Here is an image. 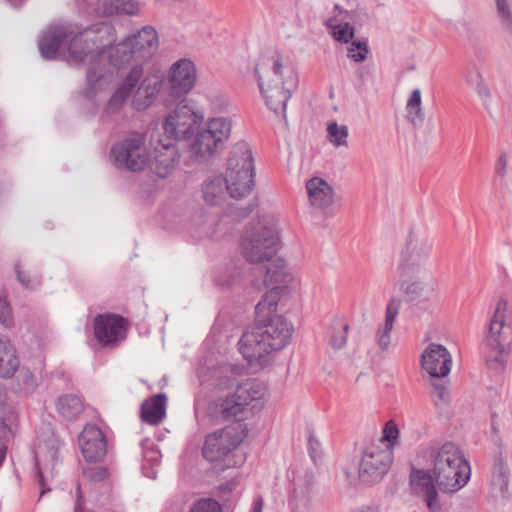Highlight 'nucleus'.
Returning a JSON list of instances; mask_svg holds the SVG:
<instances>
[{
    "mask_svg": "<svg viewBox=\"0 0 512 512\" xmlns=\"http://www.w3.org/2000/svg\"><path fill=\"white\" fill-rule=\"evenodd\" d=\"M432 472L438 489L443 493H455L470 480L471 467L462 449L454 442H445L438 450H431Z\"/></svg>",
    "mask_w": 512,
    "mask_h": 512,
    "instance_id": "f257e3e1",
    "label": "nucleus"
},
{
    "mask_svg": "<svg viewBox=\"0 0 512 512\" xmlns=\"http://www.w3.org/2000/svg\"><path fill=\"white\" fill-rule=\"evenodd\" d=\"M277 309L260 310L258 316V371L270 369L279 351L284 349L293 332V325L277 314Z\"/></svg>",
    "mask_w": 512,
    "mask_h": 512,
    "instance_id": "f03ea898",
    "label": "nucleus"
},
{
    "mask_svg": "<svg viewBox=\"0 0 512 512\" xmlns=\"http://www.w3.org/2000/svg\"><path fill=\"white\" fill-rule=\"evenodd\" d=\"M293 279V274L282 254L260 260L258 281L265 292L258 301V316L260 310L278 308L280 300L289 293Z\"/></svg>",
    "mask_w": 512,
    "mask_h": 512,
    "instance_id": "7ed1b4c3",
    "label": "nucleus"
},
{
    "mask_svg": "<svg viewBox=\"0 0 512 512\" xmlns=\"http://www.w3.org/2000/svg\"><path fill=\"white\" fill-rule=\"evenodd\" d=\"M231 133V121L227 118H214L205 127L199 126L189 139L191 158L202 163L223 148Z\"/></svg>",
    "mask_w": 512,
    "mask_h": 512,
    "instance_id": "20e7f679",
    "label": "nucleus"
},
{
    "mask_svg": "<svg viewBox=\"0 0 512 512\" xmlns=\"http://www.w3.org/2000/svg\"><path fill=\"white\" fill-rule=\"evenodd\" d=\"M145 142V133L133 132L115 144L110 152L114 165L121 170L142 171L149 161Z\"/></svg>",
    "mask_w": 512,
    "mask_h": 512,
    "instance_id": "39448f33",
    "label": "nucleus"
},
{
    "mask_svg": "<svg viewBox=\"0 0 512 512\" xmlns=\"http://www.w3.org/2000/svg\"><path fill=\"white\" fill-rule=\"evenodd\" d=\"M246 436V425L238 420L232 425L209 434L205 439L202 455L210 462L222 460L236 449Z\"/></svg>",
    "mask_w": 512,
    "mask_h": 512,
    "instance_id": "423d86ee",
    "label": "nucleus"
},
{
    "mask_svg": "<svg viewBox=\"0 0 512 512\" xmlns=\"http://www.w3.org/2000/svg\"><path fill=\"white\" fill-rule=\"evenodd\" d=\"M254 159L252 149L248 143H236L227 160L225 175L229 177L232 185H237L247 195L252 192L254 185Z\"/></svg>",
    "mask_w": 512,
    "mask_h": 512,
    "instance_id": "0eeeda50",
    "label": "nucleus"
},
{
    "mask_svg": "<svg viewBox=\"0 0 512 512\" xmlns=\"http://www.w3.org/2000/svg\"><path fill=\"white\" fill-rule=\"evenodd\" d=\"M254 400H256L254 384H243L235 393L212 401L208 406V414L216 422L228 421L232 418L241 421L238 417Z\"/></svg>",
    "mask_w": 512,
    "mask_h": 512,
    "instance_id": "6e6552de",
    "label": "nucleus"
},
{
    "mask_svg": "<svg viewBox=\"0 0 512 512\" xmlns=\"http://www.w3.org/2000/svg\"><path fill=\"white\" fill-rule=\"evenodd\" d=\"M102 31V25L97 24L85 28L83 31L75 32L68 44L69 63L83 64L86 61L92 62L97 56H100L106 43L99 33Z\"/></svg>",
    "mask_w": 512,
    "mask_h": 512,
    "instance_id": "1a4fd4ad",
    "label": "nucleus"
},
{
    "mask_svg": "<svg viewBox=\"0 0 512 512\" xmlns=\"http://www.w3.org/2000/svg\"><path fill=\"white\" fill-rule=\"evenodd\" d=\"M393 463V450L390 447L371 444L365 448L359 465V479L367 484L379 482Z\"/></svg>",
    "mask_w": 512,
    "mask_h": 512,
    "instance_id": "9d476101",
    "label": "nucleus"
},
{
    "mask_svg": "<svg viewBox=\"0 0 512 512\" xmlns=\"http://www.w3.org/2000/svg\"><path fill=\"white\" fill-rule=\"evenodd\" d=\"M202 121L192 106L180 102L163 122V134L171 140H189Z\"/></svg>",
    "mask_w": 512,
    "mask_h": 512,
    "instance_id": "9b49d317",
    "label": "nucleus"
},
{
    "mask_svg": "<svg viewBox=\"0 0 512 512\" xmlns=\"http://www.w3.org/2000/svg\"><path fill=\"white\" fill-rule=\"evenodd\" d=\"M128 328V320L118 314H97L93 319L94 335L102 347H116L126 339Z\"/></svg>",
    "mask_w": 512,
    "mask_h": 512,
    "instance_id": "f8f14e48",
    "label": "nucleus"
},
{
    "mask_svg": "<svg viewBox=\"0 0 512 512\" xmlns=\"http://www.w3.org/2000/svg\"><path fill=\"white\" fill-rule=\"evenodd\" d=\"M283 242L275 216L258 213V260L281 254Z\"/></svg>",
    "mask_w": 512,
    "mask_h": 512,
    "instance_id": "ddd939ff",
    "label": "nucleus"
},
{
    "mask_svg": "<svg viewBox=\"0 0 512 512\" xmlns=\"http://www.w3.org/2000/svg\"><path fill=\"white\" fill-rule=\"evenodd\" d=\"M201 192L204 202L215 207L223 206L229 197L241 200L248 196L237 185H232L226 175L210 176L205 179L201 184Z\"/></svg>",
    "mask_w": 512,
    "mask_h": 512,
    "instance_id": "4468645a",
    "label": "nucleus"
},
{
    "mask_svg": "<svg viewBox=\"0 0 512 512\" xmlns=\"http://www.w3.org/2000/svg\"><path fill=\"white\" fill-rule=\"evenodd\" d=\"M503 328L502 320L495 315L489 325V335L486 337L485 345L488 351L485 352V365L488 370L499 374L506 367V353L504 346L500 343L499 334Z\"/></svg>",
    "mask_w": 512,
    "mask_h": 512,
    "instance_id": "2eb2a0df",
    "label": "nucleus"
},
{
    "mask_svg": "<svg viewBox=\"0 0 512 512\" xmlns=\"http://www.w3.org/2000/svg\"><path fill=\"white\" fill-rule=\"evenodd\" d=\"M78 441L81 453L87 462L96 463L105 457L107 440L102 430L96 425H86Z\"/></svg>",
    "mask_w": 512,
    "mask_h": 512,
    "instance_id": "dca6fc26",
    "label": "nucleus"
},
{
    "mask_svg": "<svg viewBox=\"0 0 512 512\" xmlns=\"http://www.w3.org/2000/svg\"><path fill=\"white\" fill-rule=\"evenodd\" d=\"M196 68L189 59H180L172 65L169 71L168 83L172 96L181 97L187 94L194 86Z\"/></svg>",
    "mask_w": 512,
    "mask_h": 512,
    "instance_id": "f3484780",
    "label": "nucleus"
},
{
    "mask_svg": "<svg viewBox=\"0 0 512 512\" xmlns=\"http://www.w3.org/2000/svg\"><path fill=\"white\" fill-rule=\"evenodd\" d=\"M452 359L447 348L431 343L421 355V365L433 378H443L451 370Z\"/></svg>",
    "mask_w": 512,
    "mask_h": 512,
    "instance_id": "a211bd4d",
    "label": "nucleus"
},
{
    "mask_svg": "<svg viewBox=\"0 0 512 512\" xmlns=\"http://www.w3.org/2000/svg\"><path fill=\"white\" fill-rule=\"evenodd\" d=\"M432 244L425 238H419L411 229L401 251L399 269L415 270L428 258Z\"/></svg>",
    "mask_w": 512,
    "mask_h": 512,
    "instance_id": "6ab92c4d",
    "label": "nucleus"
},
{
    "mask_svg": "<svg viewBox=\"0 0 512 512\" xmlns=\"http://www.w3.org/2000/svg\"><path fill=\"white\" fill-rule=\"evenodd\" d=\"M410 485L416 493L423 494L426 506L431 512H438L441 508L438 501L437 484L432 470L412 468Z\"/></svg>",
    "mask_w": 512,
    "mask_h": 512,
    "instance_id": "aec40b11",
    "label": "nucleus"
},
{
    "mask_svg": "<svg viewBox=\"0 0 512 512\" xmlns=\"http://www.w3.org/2000/svg\"><path fill=\"white\" fill-rule=\"evenodd\" d=\"M127 39L136 54V64L133 66L140 65L143 69V64L152 58L159 47L157 31L151 26H146Z\"/></svg>",
    "mask_w": 512,
    "mask_h": 512,
    "instance_id": "412c9836",
    "label": "nucleus"
},
{
    "mask_svg": "<svg viewBox=\"0 0 512 512\" xmlns=\"http://www.w3.org/2000/svg\"><path fill=\"white\" fill-rule=\"evenodd\" d=\"M332 36L334 40L349 44L347 57L356 63L364 62L369 54L367 39H354L355 29L349 23H342L333 27Z\"/></svg>",
    "mask_w": 512,
    "mask_h": 512,
    "instance_id": "4be33fe9",
    "label": "nucleus"
},
{
    "mask_svg": "<svg viewBox=\"0 0 512 512\" xmlns=\"http://www.w3.org/2000/svg\"><path fill=\"white\" fill-rule=\"evenodd\" d=\"M73 34L74 29L71 24L50 26L43 32L38 43L41 56L46 60L55 59L60 46Z\"/></svg>",
    "mask_w": 512,
    "mask_h": 512,
    "instance_id": "5701e85b",
    "label": "nucleus"
},
{
    "mask_svg": "<svg viewBox=\"0 0 512 512\" xmlns=\"http://www.w3.org/2000/svg\"><path fill=\"white\" fill-rule=\"evenodd\" d=\"M144 70L140 65L132 66L128 74L123 79L121 85L114 91L106 104L104 111L107 114L118 113L128 97L133 93L137 87L140 79L143 76Z\"/></svg>",
    "mask_w": 512,
    "mask_h": 512,
    "instance_id": "b1692460",
    "label": "nucleus"
},
{
    "mask_svg": "<svg viewBox=\"0 0 512 512\" xmlns=\"http://www.w3.org/2000/svg\"><path fill=\"white\" fill-rule=\"evenodd\" d=\"M286 82L282 81L281 85L261 87L260 91L265 99L266 106L276 115H281L284 126L288 129V119L286 114L287 102L291 98L296 82L291 87H286Z\"/></svg>",
    "mask_w": 512,
    "mask_h": 512,
    "instance_id": "393cba45",
    "label": "nucleus"
},
{
    "mask_svg": "<svg viewBox=\"0 0 512 512\" xmlns=\"http://www.w3.org/2000/svg\"><path fill=\"white\" fill-rule=\"evenodd\" d=\"M174 141L167 138L166 142L159 140V145L154 149L153 169L161 178L167 177L180 161V154Z\"/></svg>",
    "mask_w": 512,
    "mask_h": 512,
    "instance_id": "a878e982",
    "label": "nucleus"
},
{
    "mask_svg": "<svg viewBox=\"0 0 512 512\" xmlns=\"http://www.w3.org/2000/svg\"><path fill=\"white\" fill-rule=\"evenodd\" d=\"M400 291L405 295L408 302L425 307L434 297L435 286L432 283L420 280H403L400 282Z\"/></svg>",
    "mask_w": 512,
    "mask_h": 512,
    "instance_id": "bb28decb",
    "label": "nucleus"
},
{
    "mask_svg": "<svg viewBox=\"0 0 512 512\" xmlns=\"http://www.w3.org/2000/svg\"><path fill=\"white\" fill-rule=\"evenodd\" d=\"M256 225L250 222L242 231L239 239V251L245 262L249 265L248 271L251 273L249 282L254 285L255 278L253 272L256 265Z\"/></svg>",
    "mask_w": 512,
    "mask_h": 512,
    "instance_id": "cd10ccee",
    "label": "nucleus"
},
{
    "mask_svg": "<svg viewBox=\"0 0 512 512\" xmlns=\"http://www.w3.org/2000/svg\"><path fill=\"white\" fill-rule=\"evenodd\" d=\"M161 84L162 82L156 76L144 78L133 97L132 106L137 111L148 108L159 94Z\"/></svg>",
    "mask_w": 512,
    "mask_h": 512,
    "instance_id": "c85d7f7f",
    "label": "nucleus"
},
{
    "mask_svg": "<svg viewBox=\"0 0 512 512\" xmlns=\"http://www.w3.org/2000/svg\"><path fill=\"white\" fill-rule=\"evenodd\" d=\"M306 189L312 206L324 209L333 203V188L324 179L311 178L306 183Z\"/></svg>",
    "mask_w": 512,
    "mask_h": 512,
    "instance_id": "c756f323",
    "label": "nucleus"
},
{
    "mask_svg": "<svg viewBox=\"0 0 512 512\" xmlns=\"http://www.w3.org/2000/svg\"><path fill=\"white\" fill-rule=\"evenodd\" d=\"M166 400L164 393L153 395L141 405V418L150 425H158L166 415Z\"/></svg>",
    "mask_w": 512,
    "mask_h": 512,
    "instance_id": "7c9ffc66",
    "label": "nucleus"
},
{
    "mask_svg": "<svg viewBox=\"0 0 512 512\" xmlns=\"http://www.w3.org/2000/svg\"><path fill=\"white\" fill-rule=\"evenodd\" d=\"M402 301L398 297H392L386 307L385 320L381 328L376 332V341L381 349H386L391 340V331L394 326L395 319L399 314Z\"/></svg>",
    "mask_w": 512,
    "mask_h": 512,
    "instance_id": "2f4dec72",
    "label": "nucleus"
},
{
    "mask_svg": "<svg viewBox=\"0 0 512 512\" xmlns=\"http://www.w3.org/2000/svg\"><path fill=\"white\" fill-rule=\"evenodd\" d=\"M19 367L16 349L10 340L0 339V377L11 378Z\"/></svg>",
    "mask_w": 512,
    "mask_h": 512,
    "instance_id": "473e14b6",
    "label": "nucleus"
},
{
    "mask_svg": "<svg viewBox=\"0 0 512 512\" xmlns=\"http://www.w3.org/2000/svg\"><path fill=\"white\" fill-rule=\"evenodd\" d=\"M108 57L110 64L117 70L124 68L130 63L136 64V54L126 38L109 48Z\"/></svg>",
    "mask_w": 512,
    "mask_h": 512,
    "instance_id": "72a5a7b5",
    "label": "nucleus"
},
{
    "mask_svg": "<svg viewBox=\"0 0 512 512\" xmlns=\"http://www.w3.org/2000/svg\"><path fill=\"white\" fill-rule=\"evenodd\" d=\"M56 409L64 419L73 420L83 411V403L77 395L65 394L58 398Z\"/></svg>",
    "mask_w": 512,
    "mask_h": 512,
    "instance_id": "f704fd0d",
    "label": "nucleus"
},
{
    "mask_svg": "<svg viewBox=\"0 0 512 512\" xmlns=\"http://www.w3.org/2000/svg\"><path fill=\"white\" fill-rule=\"evenodd\" d=\"M103 11L108 16H134L139 14L140 4L136 0H106L103 4Z\"/></svg>",
    "mask_w": 512,
    "mask_h": 512,
    "instance_id": "c9c22d12",
    "label": "nucleus"
},
{
    "mask_svg": "<svg viewBox=\"0 0 512 512\" xmlns=\"http://www.w3.org/2000/svg\"><path fill=\"white\" fill-rule=\"evenodd\" d=\"M491 484L493 488L498 490L501 494H504L508 489L509 470L503 460L501 453H499V455L495 457L494 460Z\"/></svg>",
    "mask_w": 512,
    "mask_h": 512,
    "instance_id": "e433bc0d",
    "label": "nucleus"
},
{
    "mask_svg": "<svg viewBox=\"0 0 512 512\" xmlns=\"http://www.w3.org/2000/svg\"><path fill=\"white\" fill-rule=\"evenodd\" d=\"M421 104V91L414 89L406 104L407 119L413 126L421 125L424 121V112Z\"/></svg>",
    "mask_w": 512,
    "mask_h": 512,
    "instance_id": "4c0bfd02",
    "label": "nucleus"
},
{
    "mask_svg": "<svg viewBox=\"0 0 512 512\" xmlns=\"http://www.w3.org/2000/svg\"><path fill=\"white\" fill-rule=\"evenodd\" d=\"M239 351L243 357L252 364L256 360V334L251 331H246L242 334L239 342Z\"/></svg>",
    "mask_w": 512,
    "mask_h": 512,
    "instance_id": "58836bf2",
    "label": "nucleus"
},
{
    "mask_svg": "<svg viewBox=\"0 0 512 512\" xmlns=\"http://www.w3.org/2000/svg\"><path fill=\"white\" fill-rule=\"evenodd\" d=\"M328 138L336 147L347 145L348 128L345 125L339 126L337 122H331L327 127Z\"/></svg>",
    "mask_w": 512,
    "mask_h": 512,
    "instance_id": "ea45409f",
    "label": "nucleus"
},
{
    "mask_svg": "<svg viewBox=\"0 0 512 512\" xmlns=\"http://www.w3.org/2000/svg\"><path fill=\"white\" fill-rule=\"evenodd\" d=\"M495 5L501 25L509 33H512V10L507 0H495Z\"/></svg>",
    "mask_w": 512,
    "mask_h": 512,
    "instance_id": "a19ab883",
    "label": "nucleus"
},
{
    "mask_svg": "<svg viewBox=\"0 0 512 512\" xmlns=\"http://www.w3.org/2000/svg\"><path fill=\"white\" fill-rule=\"evenodd\" d=\"M348 330V324H342L339 327H333L329 343L335 350H339L345 346L347 342Z\"/></svg>",
    "mask_w": 512,
    "mask_h": 512,
    "instance_id": "79ce46f5",
    "label": "nucleus"
},
{
    "mask_svg": "<svg viewBox=\"0 0 512 512\" xmlns=\"http://www.w3.org/2000/svg\"><path fill=\"white\" fill-rule=\"evenodd\" d=\"M104 77V67L98 63L94 62L87 70L86 80L90 89H95L96 86L100 83L102 78Z\"/></svg>",
    "mask_w": 512,
    "mask_h": 512,
    "instance_id": "37998d69",
    "label": "nucleus"
},
{
    "mask_svg": "<svg viewBox=\"0 0 512 512\" xmlns=\"http://www.w3.org/2000/svg\"><path fill=\"white\" fill-rule=\"evenodd\" d=\"M220 503L212 498H203L196 501L190 512H221Z\"/></svg>",
    "mask_w": 512,
    "mask_h": 512,
    "instance_id": "c03bdc74",
    "label": "nucleus"
},
{
    "mask_svg": "<svg viewBox=\"0 0 512 512\" xmlns=\"http://www.w3.org/2000/svg\"><path fill=\"white\" fill-rule=\"evenodd\" d=\"M308 435V451L311 459L316 462L318 458L321 456V444L319 440L316 438L314 429L311 425H308L306 428Z\"/></svg>",
    "mask_w": 512,
    "mask_h": 512,
    "instance_id": "a18cd8bd",
    "label": "nucleus"
},
{
    "mask_svg": "<svg viewBox=\"0 0 512 512\" xmlns=\"http://www.w3.org/2000/svg\"><path fill=\"white\" fill-rule=\"evenodd\" d=\"M398 437V428L396 426L386 425L383 431V436L379 439V443L376 445H381L382 442L383 447H390L393 450L394 445L397 443Z\"/></svg>",
    "mask_w": 512,
    "mask_h": 512,
    "instance_id": "49530a36",
    "label": "nucleus"
},
{
    "mask_svg": "<svg viewBox=\"0 0 512 512\" xmlns=\"http://www.w3.org/2000/svg\"><path fill=\"white\" fill-rule=\"evenodd\" d=\"M0 324L10 327L13 324L12 309L6 297H0Z\"/></svg>",
    "mask_w": 512,
    "mask_h": 512,
    "instance_id": "de8ad7c7",
    "label": "nucleus"
},
{
    "mask_svg": "<svg viewBox=\"0 0 512 512\" xmlns=\"http://www.w3.org/2000/svg\"><path fill=\"white\" fill-rule=\"evenodd\" d=\"M262 64L271 68L275 75H281L282 55L278 51H274L271 56L263 57Z\"/></svg>",
    "mask_w": 512,
    "mask_h": 512,
    "instance_id": "09e8293b",
    "label": "nucleus"
},
{
    "mask_svg": "<svg viewBox=\"0 0 512 512\" xmlns=\"http://www.w3.org/2000/svg\"><path fill=\"white\" fill-rule=\"evenodd\" d=\"M83 475L91 481L100 482L107 478L108 471L106 468L99 466L87 467L84 469Z\"/></svg>",
    "mask_w": 512,
    "mask_h": 512,
    "instance_id": "8fccbe9b",
    "label": "nucleus"
},
{
    "mask_svg": "<svg viewBox=\"0 0 512 512\" xmlns=\"http://www.w3.org/2000/svg\"><path fill=\"white\" fill-rule=\"evenodd\" d=\"M508 167V156L507 153L503 152L499 155L496 164H495V173L500 177V186L503 188L505 186L504 177L507 172Z\"/></svg>",
    "mask_w": 512,
    "mask_h": 512,
    "instance_id": "3c124183",
    "label": "nucleus"
},
{
    "mask_svg": "<svg viewBox=\"0 0 512 512\" xmlns=\"http://www.w3.org/2000/svg\"><path fill=\"white\" fill-rule=\"evenodd\" d=\"M466 81L470 87L475 88L484 80L481 73L476 68H472L467 72Z\"/></svg>",
    "mask_w": 512,
    "mask_h": 512,
    "instance_id": "603ef678",
    "label": "nucleus"
},
{
    "mask_svg": "<svg viewBox=\"0 0 512 512\" xmlns=\"http://www.w3.org/2000/svg\"><path fill=\"white\" fill-rule=\"evenodd\" d=\"M15 272L17 275L18 281L25 287V288H33V280L26 275L24 271L21 270V265L19 262L15 264Z\"/></svg>",
    "mask_w": 512,
    "mask_h": 512,
    "instance_id": "864d4df0",
    "label": "nucleus"
},
{
    "mask_svg": "<svg viewBox=\"0 0 512 512\" xmlns=\"http://www.w3.org/2000/svg\"><path fill=\"white\" fill-rule=\"evenodd\" d=\"M474 89L478 96L481 98L485 108H487V102L491 98V93L487 84L483 81L479 84V86H476Z\"/></svg>",
    "mask_w": 512,
    "mask_h": 512,
    "instance_id": "5fc2aeb1",
    "label": "nucleus"
},
{
    "mask_svg": "<svg viewBox=\"0 0 512 512\" xmlns=\"http://www.w3.org/2000/svg\"><path fill=\"white\" fill-rule=\"evenodd\" d=\"M36 469H37L36 480H37L38 485L41 487V492H40L39 498H41L44 494H46L47 492L50 491V488L46 486L43 473L40 470L38 463H36Z\"/></svg>",
    "mask_w": 512,
    "mask_h": 512,
    "instance_id": "6e6d98bb",
    "label": "nucleus"
},
{
    "mask_svg": "<svg viewBox=\"0 0 512 512\" xmlns=\"http://www.w3.org/2000/svg\"><path fill=\"white\" fill-rule=\"evenodd\" d=\"M77 500L74 507V512H85V505L80 485L76 488Z\"/></svg>",
    "mask_w": 512,
    "mask_h": 512,
    "instance_id": "4d7b16f0",
    "label": "nucleus"
},
{
    "mask_svg": "<svg viewBox=\"0 0 512 512\" xmlns=\"http://www.w3.org/2000/svg\"><path fill=\"white\" fill-rule=\"evenodd\" d=\"M305 480V488L301 489L300 494L302 495V500L306 503V493L309 491V486L312 484L313 475L311 473H306L304 476Z\"/></svg>",
    "mask_w": 512,
    "mask_h": 512,
    "instance_id": "13d9d810",
    "label": "nucleus"
},
{
    "mask_svg": "<svg viewBox=\"0 0 512 512\" xmlns=\"http://www.w3.org/2000/svg\"><path fill=\"white\" fill-rule=\"evenodd\" d=\"M268 388L266 385H260L258 384V398H257V401H258V409L261 408L264 403H265V394L267 392Z\"/></svg>",
    "mask_w": 512,
    "mask_h": 512,
    "instance_id": "bf43d9fd",
    "label": "nucleus"
},
{
    "mask_svg": "<svg viewBox=\"0 0 512 512\" xmlns=\"http://www.w3.org/2000/svg\"><path fill=\"white\" fill-rule=\"evenodd\" d=\"M434 392L433 394L437 396L440 400H445V387L441 384L434 383Z\"/></svg>",
    "mask_w": 512,
    "mask_h": 512,
    "instance_id": "052dcab7",
    "label": "nucleus"
},
{
    "mask_svg": "<svg viewBox=\"0 0 512 512\" xmlns=\"http://www.w3.org/2000/svg\"><path fill=\"white\" fill-rule=\"evenodd\" d=\"M293 485H294V489H293V493H292V496H291V499H290V505H294V503L297 501V497H298V484L296 482V480L293 481Z\"/></svg>",
    "mask_w": 512,
    "mask_h": 512,
    "instance_id": "680f3d73",
    "label": "nucleus"
},
{
    "mask_svg": "<svg viewBox=\"0 0 512 512\" xmlns=\"http://www.w3.org/2000/svg\"><path fill=\"white\" fill-rule=\"evenodd\" d=\"M6 453H7V447L5 445H1V447H0V466L2 465V463L5 459Z\"/></svg>",
    "mask_w": 512,
    "mask_h": 512,
    "instance_id": "e2e57ef3",
    "label": "nucleus"
},
{
    "mask_svg": "<svg viewBox=\"0 0 512 512\" xmlns=\"http://www.w3.org/2000/svg\"><path fill=\"white\" fill-rule=\"evenodd\" d=\"M351 512H376V511H375V509H373L371 507H361V508L355 509Z\"/></svg>",
    "mask_w": 512,
    "mask_h": 512,
    "instance_id": "0e129e2a",
    "label": "nucleus"
},
{
    "mask_svg": "<svg viewBox=\"0 0 512 512\" xmlns=\"http://www.w3.org/2000/svg\"><path fill=\"white\" fill-rule=\"evenodd\" d=\"M262 505H263V500H262V498L258 497V512H262Z\"/></svg>",
    "mask_w": 512,
    "mask_h": 512,
    "instance_id": "69168bd1",
    "label": "nucleus"
},
{
    "mask_svg": "<svg viewBox=\"0 0 512 512\" xmlns=\"http://www.w3.org/2000/svg\"><path fill=\"white\" fill-rule=\"evenodd\" d=\"M251 512H256V500L253 501L252 503V510Z\"/></svg>",
    "mask_w": 512,
    "mask_h": 512,
    "instance_id": "338daca9",
    "label": "nucleus"
},
{
    "mask_svg": "<svg viewBox=\"0 0 512 512\" xmlns=\"http://www.w3.org/2000/svg\"><path fill=\"white\" fill-rule=\"evenodd\" d=\"M334 9L339 11V13L343 12L342 8L338 4L335 5Z\"/></svg>",
    "mask_w": 512,
    "mask_h": 512,
    "instance_id": "774afa93",
    "label": "nucleus"
}]
</instances>
